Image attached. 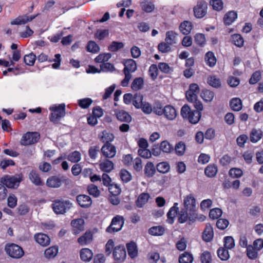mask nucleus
<instances>
[{
	"mask_svg": "<svg viewBox=\"0 0 263 263\" xmlns=\"http://www.w3.org/2000/svg\"><path fill=\"white\" fill-rule=\"evenodd\" d=\"M86 48L88 52L92 53H97L100 51L99 45L95 42L92 41L88 42Z\"/></svg>",
	"mask_w": 263,
	"mask_h": 263,
	"instance_id": "50",
	"label": "nucleus"
},
{
	"mask_svg": "<svg viewBox=\"0 0 263 263\" xmlns=\"http://www.w3.org/2000/svg\"><path fill=\"white\" fill-rule=\"evenodd\" d=\"M232 42L237 46L241 47L243 45V39L239 34H235L231 36Z\"/></svg>",
	"mask_w": 263,
	"mask_h": 263,
	"instance_id": "53",
	"label": "nucleus"
},
{
	"mask_svg": "<svg viewBox=\"0 0 263 263\" xmlns=\"http://www.w3.org/2000/svg\"><path fill=\"white\" fill-rule=\"evenodd\" d=\"M193 29V25L192 23L188 21H185L181 23L179 26V29L181 32H182L183 34L187 35L189 34L192 29Z\"/></svg>",
	"mask_w": 263,
	"mask_h": 263,
	"instance_id": "26",
	"label": "nucleus"
},
{
	"mask_svg": "<svg viewBox=\"0 0 263 263\" xmlns=\"http://www.w3.org/2000/svg\"><path fill=\"white\" fill-rule=\"evenodd\" d=\"M29 178L35 185L41 186L43 184L39 175L35 171L32 170L30 172L29 174Z\"/></svg>",
	"mask_w": 263,
	"mask_h": 263,
	"instance_id": "29",
	"label": "nucleus"
},
{
	"mask_svg": "<svg viewBox=\"0 0 263 263\" xmlns=\"http://www.w3.org/2000/svg\"><path fill=\"white\" fill-rule=\"evenodd\" d=\"M101 150L103 156L108 158H113L116 154V148L115 146L110 144H105L102 146Z\"/></svg>",
	"mask_w": 263,
	"mask_h": 263,
	"instance_id": "13",
	"label": "nucleus"
},
{
	"mask_svg": "<svg viewBox=\"0 0 263 263\" xmlns=\"http://www.w3.org/2000/svg\"><path fill=\"white\" fill-rule=\"evenodd\" d=\"M46 185L49 187H59L62 185V179L60 177L57 176H51L47 180Z\"/></svg>",
	"mask_w": 263,
	"mask_h": 263,
	"instance_id": "20",
	"label": "nucleus"
},
{
	"mask_svg": "<svg viewBox=\"0 0 263 263\" xmlns=\"http://www.w3.org/2000/svg\"><path fill=\"white\" fill-rule=\"evenodd\" d=\"M197 218L196 199L192 195L190 194L184 198L183 208L179 213L178 222L184 223L189 221V223L191 224L196 221Z\"/></svg>",
	"mask_w": 263,
	"mask_h": 263,
	"instance_id": "1",
	"label": "nucleus"
},
{
	"mask_svg": "<svg viewBox=\"0 0 263 263\" xmlns=\"http://www.w3.org/2000/svg\"><path fill=\"white\" fill-rule=\"evenodd\" d=\"M214 233L212 227L206 225L202 233V238L205 242H210L213 238Z\"/></svg>",
	"mask_w": 263,
	"mask_h": 263,
	"instance_id": "23",
	"label": "nucleus"
},
{
	"mask_svg": "<svg viewBox=\"0 0 263 263\" xmlns=\"http://www.w3.org/2000/svg\"><path fill=\"white\" fill-rule=\"evenodd\" d=\"M205 61L210 67H213L216 63V59L212 51H208L205 55Z\"/></svg>",
	"mask_w": 263,
	"mask_h": 263,
	"instance_id": "38",
	"label": "nucleus"
},
{
	"mask_svg": "<svg viewBox=\"0 0 263 263\" xmlns=\"http://www.w3.org/2000/svg\"><path fill=\"white\" fill-rule=\"evenodd\" d=\"M230 106L234 111H239L242 108L241 100L238 98H233L230 102Z\"/></svg>",
	"mask_w": 263,
	"mask_h": 263,
	"instance_id": "37",
	"label": "nucleus"
},
{
	"mask_svg": "<svg viewBox=\"0 0 263 263\" xmlns=\"http://www.w3.org/2000/svg\"><path fill=\"white\" fill-rule=\"evenodd\" d=\"M100 67L101 71L104 72H113L116 70V68L114 65L108 62L101 64Z\"/></svg>",
	"mask_w": 263,
	"mask_h": 263,
	"instance_id": "47",
	"label": "nucleus"
},
{
	"mask_svg": "<svg viewBox=\"0 0 263 263\" xmlns=\"http://www.w3.org/2000/svg\"><path fill=\"white\" fill-rule=\"evenodd\" d=\"M99 167L101 171L109 173L114 169V164L111 161L105 159L100 162Z\"/></svg>",
	"mask_w": 263,
	"mask_h": 263,
	"instance_id": "24",
	"label": "nucleus"
},
{
	"mask_svg": "<svg viewBox=\"0 0 263 263\" xmlns=\"http://www.w3.org/2000/svg\"><path fill=\"white\" fill-rule=\"evenodd\" d=\"M257 250L252 245H249L247 248V254L251 259H255L257 257Z\"/></svg>",
	"mask_w": 263,
	"mask_h": 263,
	"instance_id": "48",
	"label": "nucleus"
},
{
	"mask_svg": "<svg viewBox=\"0 0 263 263\" xmlns=\"http://www.w3.org/2000/svg\"><path fill=\"white\" fill-rule=\"evenodd\" d=\"M171 45L166 42H161L159 44L158 49L162 53H167L171 51Z\"/></svg>",
	"mask_w": 263,
	"mask_h": 263,
	"instance_id": "63",
	"label": "nucleus"
},
{
	"mask_svg": "<svg viewBox=\"0 0 263 263\" xmlns=\"http://www.w3.org/2000/svg\"><path fill=\"white\" fill-rule=\"evenodd\" d=\"M93 253L91 250L88 248L82 249L80 251V257L84 261H89L92 258Z\"/></svg>",
	"mask_w": 263,
	"mask_h": 263,
	"instance_id": "32",
	"label": "nucleus"
},
{
	"mask_svg": "<svg viewBox=\"0 0 263 263\" xmlns=\"http://www.w3.org/2000/svg\"><path fill=\"white\" fill-rule=\"evenodd\" d=\"M92 99L89 98L81 99L78 100L79 106L83 109L88 108L92 104Z\"/></svg>",
	"mask_w": 263,
	"mask_h": 263,
	"instance_id": "49",
	"label": "nucleus"
},
{
	"mask_svg": "<svg viewBox=\"0 0 263 263\" xmlns=\"http://www.w3.org/2000/svg\"><path fill=\"white\" fill-rule=\"evenodd\" d=\"M222 210L219 208H214L210 210L209 212V217L213 219H215L218 218L222 215Z\"/></svg>",
	"mask_w": 263,
	"mask_h": 263,
	"instance_id": "62",
	"label": "nucleus"
},
{
	"mask_svg": "<svg viewBox=\"0 0 263 263\" xmlns=\"http://www.w3.org/2000/svg\"><path fill=\"white\" fill-rule=\"evenodd\" d=\"M87 191L90 195L95 197H99L100 194V192L98 187L93 184H91L88 186Z\"/></svg>",
	"mask_w": 263,
	"mask_h": 263,
	"instance_id": "58",
	"label": "nucleus"
},
{
	"mask_svg": "<svg viewBox=\"0 0 263 263\" xmlns=\"http://www.w3.org/2000/svg\"><path fill=\"white\" fill-rule=\"evenodd\" d=\"M124 223L123 217L117 215L112 218L110 226L107 228L106 231L109 233L118 232L121 230Z\"/></svg>",
	"mask_w": 263,
	"mask_h": 263,
	"instance_id": "5",
	"label": "nucleus"
},
{
	"mask_svg": "<svg viewBox=\"0 0 263 263\" xmlns=\"http://www.w3.org/2000/svg\"><path fill=\"white\" fill-rule=\"evenodd\" d=\"M193 261L192 255L187 252H184L179 258V263H192Z\"/></svg>",
	"mask_w": 263,
	"mask_h": 263,
	"instance_id": "41",
	"label": "nucleus"
},
{
	"mask_svg": "<svg viewBox=\"0 0 263 263\" xmlns=\"http://www.w3.org/2000/svg\"><path fill=\"white\" fill-rule=\"evenodd\" d=\"M51 206L55 213L63 214L71 208L72 203L69 200L56 199L53 201Z\"/></svg>",
	"mask_w": 263,
	"mask_h": 263,
	"instance_id": "4",
	"label": "nucleus"
},
{
	"mask_svg": "<svg viewBox=\"0 0 263 263\" xmlns=\"http://www.w3.org/2000/svg\"><path fill=\"white\" fill-rule=\"evenodd\" d=\"M112 254L114 259L118 262H123L126 257V252L124 246L115 247Z\"/></svg>",
	"mask_w": 263,
	"mask_h": 263,
	"instance_id": "10",
	"label": "nucleus"
},
{
	"mask_svg": "<svg viewBox=\"0 0 263 263\" xmlns=\"http://www.w3.org/2000/svg\"><path fill=\"white\" fill-rule=\"evenodd\" d=\"M21 180L16 176H7L2 181L3 185L8 188H15L18 186Z\"/></svg>",
	"mask_w": 263,
	"mask_h": 263,
	"instance_id": "12",
	"label": "nucleus"
},
{
	"mask_svg": "<svg viewBox=\"0 0 263 263\" xmlns=\"http://www.w3.org/2000/svg\"><path fill=\"white\" fill-rule=\"evenodd\" d=\"M157 170L161 173H167L170 170V165L165 162L159 163L157 165Z\"/></svg>",
	"mask_w": 263,
	"mask_h": 263,
	"instance_id": "61",
	"label": "nucleus"
},
{
	"mask_svg": "<svg viewBox=\"0 0 263 263\" xmlns=\"http://www.w3.org/2000/svg\"><path fill=\"white\" fill-rule=\"evenodd\" d=\"M262 132L260 129L253 128L250 133V139L252 143H256L262 137Z\"/></svg>",
	"mask_w": 263,
	"mask_h": 263,
	"instance_id": "30",
	"label": "nucleus"
},
{
	"mask_svg": "<svg viewBox=\"0 0 263 263\" xmlns=\"http://www.w3.org/2000/svg\"><path fill=\"white\" fill-rule=\"evenodd\" d=\"M58 253V248L55 246H53L47 249L44 252L45 256L47 258H54Z\"/></svg>",
	"mask_w": 263,
	"mask_h": 263,
	"instance_id": "42",
	"label": "nucleus"
},
{
	"mask_svg": "<svg viewBox=\"0 0 263 263\" xmlns=\"http://www.w3.org/2000/svg\"><path fill=\"white\" fill-rule=\"evenodd\" d=\"M237 17V14L234 11L227 13L223 17L224 23L227 25H231Z\"/></svg>",
	"mask_w": 263,
	"mask_h": 263,
	"instance_id": "28",
	"label": "nucleus"
},
{
	"mask_svg": "<svg viewBox=\"0 0 263 263\" xmlns=\"http://www.w3.org/2000/svg\"><path fill=\"white\" fill-rule=\"evenodd\" d=\"M102 179L104 185L108 186V189L110 191V192L113 194L112 192L110 191L112 189L113 185L111 184V179L109 175L107 174L103 173L102 176Z\"/></svg>",
	"mask_w": 263,
	"mask_h": 263,
	"instance_id": "57",
	"label": "nucleus"
},
{
	"mask_svg": "<svg viewBox=\"0 0 263 263\" xmlns=\"http://www.w3.org/2000/svg\"><path fill=\"white\" fill-rule=\"evenodd\" d=\"M163 108L161 104L159 102H156L153 107L149 104V114L153 111L157 115H162Z\"/></svg>",
	"mask_w": 263,
	"mask_h": 263,
	"instance_id": "33",
	"label": "nucleus"
},
{
	"mask_svg": "<svg viewBox=\"0 0 263 263\" xmlns=\"http://www.w3.org/2000/svg\"><path fill=\"white\" fill-rule=\"evenodd\" d=\"M49 110L51 111L49 117L50 121L54 124L58 123L66 114L65 104L53 105L49 107Z\"/></svg>",
	"mask_w": 263,
	"mask_h": 263,
	"instance_id": "3",
	"label": "nucleus"
},
{
	"mask_svg": "<svg viewBox=\"0 0 263 263\" xmlns=\"http://www.w3.org/2000/svg\"><path fill=\"white\" fill-rule=\"evenodd\" d=\"M133 103L137 108H141L143 111L148 114V104L143 102V96L140 93H136L133 97Z\"/></svg>",
	"mask_w": 263,
	"mask_h": 263,
	"instance_id": "11",
	"label": "nucleus"
},
{
	"mask_svg": "<svg viewBox=\"0 0 263 263\" xmlns=\"http://www.w3.org/2000/svg\"><path fill=\"white\" fill-rule=\"evenodd\" d=\"M79 204L82 208H88L92 204L91 198L86 195H79L77 197Z\"/></svg>",
	"mask_w": 263,
	"mask_h": 263,
	"instance_id": "17",
	"label": "nucleus"
},
{
	"mask_svg": "<svg viewBox=\"0 0 263 263\" xmlns=\"http://www.w3.org/2000/svg\"><path fill=\"white\" fill-rule=\"evenodd\" d=\"M124 44L122 42L113 41L108 46V50L111 52H116L123 48Z\"/></svg>",
	"mask_w": 263,
	"mask_h": 263,
	"instance_id": "54",
	"label": "nucleus"
},
{
	"mask_svg": "<svg viewBox=\"0 0 263 263\" xmlns=\"http://www.w3.org/2000/svg\"><path fill=\"white\" fill-rule=\"evenodd\" d=\"M34 239L37 243L42 246H47L50 244V239L45 234L40 233L34 235Z\"/></svg>",
	"mask_w": 263,
	"mask_h": 263,
	"instance_id": "18",
	"label": "nucleus"
},
{
	"mask_svg": "<svg viewBox=\"0 0 263 263\" xmlns=\"http://www.w3.org/2000/svg\"><path fill=\"white\" fill-rule=\"evenodd\" d=\"M208 4L204 1L197 2V5L194 7L193 11L195 16L198 18L203 17L206 14Z\"/></svg>",
	"mask_w": 263,
	"mask_h": 263,
	"instance_id": "8",
	"label": "nucleus"
},
{
	"mask_svg": "<svg viewBox=\"0 0 263 263\" xmlns=\"http://www.w3.org/2000/svg\"><path fill=\"white\" fill-rule=\"evenodd\" d=\"M159 148L161 151L164 153H171L174 150L173 146L170 144L167 141H163L160 143Z\"/></svg>",
	"mask_w": 263,
	"mask_h": 263,
	"instance_id": "51",
	"label": "nucleus"
},
{
	"mask_svg": "<svg viewBox=\"0 0 263 263\" xmlns=\"http://www.w3.org/2000/svg\"><path fill=\"white\" fill-rule=\"evenodd\" d=\"M165 232V229L161 226L152 227L149 228V234L153 236H162Z\"/></svg>",
	"mask_w": 263,
	"mask_h": 263,
	"instance_id": "31",
	"label": "nucleus"
},
{
	"mask_svg": "<svg viewBox=\"0 0 263 263\" xmlns=\"http://www.w3.org/2000/svg\"><path fill=\"white\" fill-rule=\"evenodd\" d=\"M144 85V81L142 78L135 79L131 84V88L133 90L138 91L141 89Z\"/></svg>",
	"mask_w": 263,
	"mask_h": 263,
	"instance_id": "39",
	"label": "nucleus"
},
{
	"mask_svg": "<svg viewBox=\"0 0 263 263\" xmlns=\"http://www.w3.org/2000/svg\"><path fill=\"white\" fill-rule=\"evenodd\" d=\"M81 159V155L80 153L77 151L71 152L67 157V159L72 163H77L80 161Z\"/></svg>",
	"mask_w": 263,
	"mask_h": 263,
	"instance_id": "43",
	"label": "nucleus"
},
{
	"mask_svg": "<svg viewBox=\"0 0 263 263\" xmlns=\"http://www.w3.org/2000/svg\"><path fill=\"white\" fill-rule=\"evenodd\" d=\"M40 138V135L36 133L28 132L24 134L20 141L22 145H28L36 143Z\"/></svg>",
	"mask_w": 263,
	"mask_h": 263,
	"instance_id": "7",
	"label": "nucleus"
},
{
	"mask_svg": "<svg viewBox=\"0 0 263 263\" xmlns=\"http://www.w3.org/2000/svg\"><path fill=\"white\" fill-rule=\"evenodd\" d=\"M158 67L160 70L164 73H170L173 71V68L166 63L160 62L158 64Z\"/></svg>",
	"mask_w": 263,
	"mask_h": 263,
	"instance_id": "59",
	"label": "nucleus"
},
{
	"mask_svg": "<svg viewBox=\"0 0 263 263\" xmlns=\"http://www.w3.org/2000/svg\"><path fill=\"white\" fill-rule=\"evenodd\" d=\"M178 203H175L167 213V222L170 224H173L174 222L175 218L178 214L179 215V210L178 206Z\"/></svg>",
	"mask_w": 263,
	"mask_h": 263,
	"instance_id": "15",
	"label": "nucleus"
},
{
	"mask_svg": "<svg viewBox=\"0 0 263 263\" xmlns=\"http://www.w3.org/2000/svg\"><path fill=\"white\" fill-rule=\"evenodd\" d=\"M166 36L165 41L166 43L170 45H172L176 43V37L177 34L175 32L172 31H169L166 32Z\"/></svg>",
	"mask_w": 263,
	"mask_h": 263,
	"instance_id": "44",
	"label": "nucleus"
},
{
	"mask_svg": "<svg viewBox=\"0 0 263 263\" xmlns=\"http://www.w3.org/2000/svg\"><path fill=\"white\" fill-rule=\"evenodd\" d=\"M36 16V15L28 16L26 15L20 16L11 22V24L17 25L25 24L33 20Z\"/></svg>",
	"mask_w": 263,
	"mask_h": 263,
	"instance_id": "21",
	"label": "nucleus"
},
{
	"mask_svg": "<svg viewBox=\"0 0 263 263\" xmlns=\"http://www.w3.org/2000/svg\"><path fill=\"white\" fill-rule=\"evenodd\" d=\"M5 251L9 256L14 258H20L24 254L23 249L14 243L7 245L5 247Z\"/></svg>",
	"mask_w": 263,
	"mask_h": 263,
	"instance_id": "6",
	"label": "nucleus"
},
{
	"mask_svg": "<svg viewBox=\"0 0 263 263\" xmlns=\"http://www.w3.org/2000/svg\"><path fill=\"white\" fill-rule=\"evenodd\" d=\"M92 239V233L90 231H87L78 239V242L81 246H85L90 243Z\"/></svg>",
	"mask_w": 263,
	"mask_h": 263,
	"instance_id": "16",
	"label": "nucleus"
},
{
	"mask_svg": "<svg viewBox=\"0 0 263 263\" xmlns=\"http://www.w3.org/2000/svg\"><path fill=\"white\" fill-rule=\"evenodd\" d=\"M100 140L105 144H110L114 139V136L112 134L107 132L105 130L103 131L99 136Z\"/></svg>",
	"mask_w": 263,
	"mask_h": 263,
	"instance_id": "35",
	"label": "nucleus"
},
{
	"mask_svg": "<svg viewBox=\"0 0 263 263\" xmlns=\"http://www.w3.org/2000/svg\"><path fill=\"white\" fill-rule=\"evenodd\" d=\"M126 248L129 256L132 258H134L138 255L137 246L135 242L131 241L127 243Z\"/></svg>",
	"mask_w": 263,
	"mask_h": 263,
	"instance_id": "27",
	"label": "nucleus"
},
{
	"mask_svg": "<svg viewBox=\"0 0 263 263\" xmlns=\"http://www.w3.org/2000/svg\"><path fill=\"white\" fill-rule=\"evenodd\" d=\"M111 57L110 53H103L99 54L95 59L96 63H106Z\"/></svg>",
	"mask_w": 263,
	"mask_h": 263,
	"instance_id": "40",
	"label": "nucleus"
},
{
	"mask_svg": "<svg viewBox=\"0 0 263 263\" xmlns=\"http://www.w3.org/2000/svg\"><path fill=\"white\" fill-rule=\"evenodd\" d=\"M148 201V194L143 193L141 194L136 201V205L138 208H142Z\"/></svg>",
	"mask_w": 263,
	"mask_h": 263,
	"instance_id": "36",
	"label": "nucleus"
},
{
	"mask_svg": "<svg viewBox=\"0 0 263 263\" xmlns=\"http://www.w3.org/2000/svg\"><path fill=\"white\" fill-rule=\"evenodd\" d=\"M217 171L218 169L215 165L210 164L205 167L204 170V173L207 177L212 178L215 176Z\"/></svg>",
	"mask_w": 263,
	"mask_h": 263,
	"instance_id": "34",
	"label": "nucleus"
},
{
	"mask_svg": "<svg viewBox=\"0 0 263 263\" xmlns=\"http://www.w3.org/2000/svg\"><path fill=\"white\" fill-rule=\"evenodd\" d=\"M124 68L123 71L135 72L137 68V64L133 59H127L124 62Z\"/></svg>",
	"mask_w": 263,
	"mask_h": 263,
	"instance_id": "25",
	"label": "nucleus"
},
{
	"mask_svg": "<svg viewBox=\"0 0 263 263\" xmlns=\"http://www.w3.org/2000/svg\"><path fill=\"white\" fill-rule=\"evenodd\" d=\"M163 114L168 120L174 119L177 116L176 109L171 105H167L163 108Z\"/></svg>",
	"mask_w": 263,
	"mask_h": 263,
	"instance_id": "22",
	"label": "nucleus"
},
{
	"mask_svg": "<svg viewBox=\"0 0 263 263\" xmlns=\"http://www.w3.org/2000/svg\"><path fill=\"white\" fill-rule=\"evenodd\" d=\"M200 88L196 83H192L190 85L189 89L185 93V96L189 102H193L197 99V95L199 93Z\"/></svg>",
	"mask_w": 263,
	"mask_h": 263,
	"instance_id": "9",
	"label": "nucleus"
},
{
	"mask_svg": "<svg viewBox=\"0 0 263 263\" xmlns=\"http://www.w3.org/2000/svg\"><path fill=\"white\" fill-rule=\"evenodd\" d=\"M84 220L82 218L72 220L71 225L72 227V232L75 235L79 234L84 229Z\"/></svg>",
	"mask_w": 263,
	"mask_h": 263,
	"instance_id": "14",
	"label": "nucleus"
},
{
	"mask_svg": "<svg viewBox=\"0 0 263 263\" xmlns=\"http://www.w3.org/2000/svg\"><path fill=\"white\" fill-rule=\"evenodd\" d=\"M115 114L117 119L121 122L129 123L132 121L131 116L123 110H115Z\"/></svg>",
	"mask_w": 263,
	"mask_h": 263,
	"instance_id": "19",
	"label": "nucleus"
},
{
	"mask_svg": "<svg viewBox=\"0 0 263 263\" xmlns=\"http://www.w3.org/2000/svg\"><path fill=\"white\" fill-rule=\"evenodd\" d=\"M217 255L222 260H227L230 257L229 251L225 248H219L217 250Z\"/></svg>",
	"mask_w": 263,
	"mask_h": 263,
	"instance_id": "45",
	"label": "nucleus"
},
{
	"mask_svg": "<svg viewBox=\"0 0 263 263\" xmlns=\"http://www.w3.org/2000/svg\"><path fill=\"white\" fill-rule=\"evenodd\" d=\"M176 154L178 156H182L185 151V144L184 142L180 141L176 144L175 147Z\"/></svg>",
	"mask_w": 263,
	"mask_h": 263,
	"instance_id": "56",
	"label": "nucleus"
},
{
	"mask_svg": "<svg viewBox=\"0 0 263 263\" xmlns=\"http://www.w3.org/2000/svg\"><path fill=\"white\" fill-rule=\"evenodd\" d=\"M36 59V55L33 53L25 55L24 58V61L25 64L29 66H33Z\"/></svg>",
	"mask_w": 263,
	"mask_h": 263,
	"instance_id": "55",
	"label": "nucleus"
},
{
	"mask_svg": "<svg viewBox=\"0 0 263 263\" xmlns=\"http://www.w3.org/2000/svg\"><path fill=\"white\" fill-rule=\"evenodd\" d=\"M200 260L202 263H211L212 256L210 252L208 251L203 252L200 256Z\"/></svg>",
	"mask_w": 263,
	"mask_h": 263,
	"instance_id": "64",
	"label": "nucleus"
},
{
	"mask_svg": "<svg viewBox=\"0 0 263 263\" xmlns=\"http://www.w3.org/2000/svg\"><path fill=\"white\" fill-rule=\"evenodd\" d=\"M208 84L213 87L218 88L221 86L220 80L216 76H211L208 79Z\"/></svg>",
	"mask_w": 263,
	"mask_h": 263,
	"instance_id": "52",
	"label": "nucleus"
},
{
	"mask_svg": "<svg viewBox=\"0 0 263 263\" xmlns=\"http://www.w3.org/2000/svg\"><path fill=\"white\" fill-rule=\"evenodd\" d=\"M201 98L206 102H211L213 99L214 93L210 90H203L201 94Z\"/></svg>",
	"mask_w": 263,
	"mask_h": 263,
	"instance_id": "46",
	"label": "nucleus"
},
{
	"mask_svg": "<svg viewBox=\"0 0 263 263\" xmlns=\"http://www.w3.org/2000/svg\"><path fill=\"white\" fill-rule=\"evenodd\" d=\"M181 115L183 119H186L192 124H196L199 121L201 113L197 110H191L188 105H183L181 109Z\"/></svg>",
	"mask_w": 263,
	"mask_h": 263,
	"instance_id": "2",
	"label": "nucleus"
},
{
	"mask_svg": "<svg viewBox=\"0 0 263 263\" xmlns=\"http://www.w3.org/2000/svg\"><path fill=\"white\" fill-rule=\"evenodd\" d=\"M224 246L227 249H232L235 247L234 239L232 236H226L224 238Z\"/></svg>",
	"mask_w": 263,
	"mask_h": 263,
	"instance_id": "60",
	"label": "nucleus"
}]
</instances>
